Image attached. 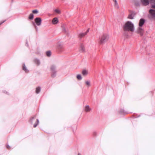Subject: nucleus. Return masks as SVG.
Listing matches in <instances>:
<instances>
[{"instance_id":"nucleus-1","label":"nucleus","mask_w":155,"mask_h":155,"mask_svg":"<svg viewBox=\"0 0 155 155\" xmlns=\"http://www.w3.org/2000/svg\"><path fill=\"white\" fill-rule=\"evenodd\" d=\"M123 29L124 31H130L133 32L135 28L134 24L130 21H127L123 26Z\"/></svg>"},{"instance_id":"nucleus-2","label":"nucleus","mask_w":155,"mask_h":155,"mask_svg":"<svg viewBox=\"0 0 155 155\" xmlns=\"http://www.w3.org/2000/svg\"><path fill=\"white\" fill-rule=\"evenodd\" d=\"M109 35L107 34H103L99 38V42L101 44H103L107 41L109 39Z\"/></svg>"},{"instance_id":"nucleus-3","label":"nucleus","mask_w":155,"mask_h":155,"mask_svg":"<svg viewBox=\"0 0 155 155\" xmlns=\"http://www.w3.org/2000/svg\"><path fill=\"white\" fill-rule=\"evenodd\" d=\"M29 122L31 124L34 123V127H36L39 123V120L38 119L36 118V116L32 117L29 120Z\"/></svg>"},{"instance_id":"nucleus-4","label":"nucleus","mask_w":155,"mask_h":155,"mask_svg":"<svg viewBox=\"0 0 155 155\" xmlns=\"http://www.w3.org/2000/svg\"><path fill=\"white\" fill-rule=\"evenodd\" d=\"M56 67L54 65L51 66V77L54 78L56 75Z\"/></svg>"},{"instance_id":"nucleus-5","label":"nucleus","mask_w":155,"mask_h":155,"mask_svg":"<svg viewBox=\"0 0 155 155\" xmlns=\"http://www.w3.org/2000/svg\"><path fill=\"white\" fill-rule=\"evenodd\" d=\"M35 21L38 26H40L41 25V18L38 17L36 18L35 19Z\"/></svg>"},{"instance_id":"nucleus-6","label":"nucleus","mask_w":155,"mask_h":155,"mask_svg":"<svg viewBox=\"0 0 155 155\" xmlns=\"http://www.w3.org/2000/svg\"><path fill=\"white\" fill-rule=\"evenodd\" d=\"M136 32L139 34L140 35L142 36L143 35L144 32L143 29L140 27L138 28L137 29Z\"/></svg>"},{"instance_id":"nucleus-7","label":"nucleus","mask_w":155,"mask_h":155,"mask_svg":"<svg viewBox=\"0 0 155 155\" xmlns=\"http://www.w3.org/2000/svg\"><path fill=\"white\" fill-rule=\"evenodd\" d=\"M140 1L144 6H147L149 5L150 2L149 0H140Z\"/></svg>"},{"instance_id":"nucleus-8","label":"nucleus","mask_w":155,"mask_h":155,"mask_svg":"<svg viewBox=\"0 0 155 155\" xmlns=\"http://www.w3.org/2000/svg\"><path fill=\"white\" fill-rule=\"evenodd\" d=\"M145 22V20L143 18H141L139 22V27L142 26Z\"/></svg>"},{"instance_id":"nucleus-9","label":"nucleus","mask_w":155,"mask_h":155,"mask_svg":"<svg viewBox=\"0 0 155 155\" xmlns=\"http://www.w3.org/2000/svg\"><path fill=\"white\" fill-rule=\"evenodd\" d=\"M135 13L134 12H132L128 16V18L130 19H133L135 15Z\"/></svg>"},{"instance_id":"nucleus-10","label":"nucleus","mask_w":155,"mask_h":155,"mask_svg":"<svg viewBox=\"0 0 155 155\" xmlns=\"http://www.w3.org/2000/svg\"><path fill=\"white\" fill-rule=\"evenodd\" d=\"M89 29H88L85 32L81 33L80 34H79V37L81 38L82 37L84 36L85 35H87V34L89 32Z\"/></svg>"},{"instance_id":"nucleus-11","label":"nucleus","mask_w":155,"mask_h":155,"mask_svg":"<svg viewBox=\"0 0 155 155\" xmlns=\"http://www.w3.org/2000/svg\"><path fill=\"white\" fill-rule=\"evenodd\" d=\"M63 48V45L60 43H58V44L57 49L59 50V51H61L62 49Z\"/></svg>"},{"instance_id":"nucleus-12","label":"nucleus","mask_w":155,"mask_h":155,"mask_svg":"<svg viewBox=\"0 0 155 155\" xmlns=\"http://www.w3.org/2000/svg\"><path fill=\"white\" fill-rule=\"evenodd\" d=\"M22 70L26 73H28L29 71L25 66L24 63H23L22 64Z\"/></svg>"},{"instance_id":"nucleus-13","label":"nucleus","mask_w":155,"mask_h":155,"mask_svg":"<svg viewBox=\"0 0 155 155\" xmlns=\"http://www.w3.org/2000/svg\"><path fill=\"white\" fill-rule=\"evenodd\" d=\"M149 12L153 17L155 18V10L150 9L149 10Z\"/></svg>"},{"instance_id":"nucleus-14","label":"nucleus","mask_w":155,"mask_h":155,"mask_svg":"<svg viewBox=\"0 0 155 155\" xmlns=\"http://www.w3.org/2000/svg\"><path fill=\"white\" fill-rule=\"evenodd\" d=\"M35 63L38 65H39L40 64V60L37 58H35L34 60Z\"/></svg>"},{"instance_id":"nucleus-15","label":"nucleus","mask_w":155,"mask_h":155,"mask_svg":"<svg viewBox=\"0 0 155 155\" xmlns=\"http://www.w3.org/2000/svg\"><path fill=\"white\" fill-rule=\"evenodd\" d=\"M58 22V20L57 18H55L53 19L52 22L54 24H56Z\"/></svg>"},{"instance_id":"nucleus-16","label":"nucleus","mask_w":155,"mask_h":155,"mask_svg":"<svg viewBox=\"0 0 155 155\" xmlns=\"http://www.w3.org/2000/svg\"><path fill=\"white\" fill-rule=\"evenodd\" d=\"M41 88L40 87H38L36 88L35 92L36 94H38L41 91Z\"/></svg>"},{"instance_id":"nucleus-17","label":"nucleus","mask_w":155,"mask_h":155,"mask_svg":"<svg viewBox=\"0 0 155 155\" xmlns=\"http://www.w3.org/2000/svg\"><path fill=\"white\" fill-rule=\"evenodd\" d=\"M82 74L84 76H86L88 74V71L86 70H84L82 71Z\"/></svg>"},{"instance_id":"nucleus-18","label":"nucleus","mask_w":155,"mask_h":155,"mask_svg":"<svg viewBox=\"0 0 155 155\" xmlns=\"http://www.w3.org/2000/svg\"><path fill=\"white\" fill-rule=\"evenodd\" d=\"M91 109L90 108L89 105H86L85 107V110L86 112H88L91 110Z\"/></svg>"},{"instance_id":"nucleus-19","label":"nucleus","mask_w":155,"mask_h":155,"mask_svg":"<svg viewBox=\"0 0 155 155\" xmlns=\"http://www.w3.org/2000/svg\"><path fill=\"white\" fill-rule=\"evenodd\" d=\"M34 18V15L33 13H31L30 14L28 17V19L30 20H32Z\"/></svg>"},{"instance_id":"nucleus-20","label":"nucleus","mask_w":155,"mask_h":155,"mask_svg":"<svg viewBox=\"0 0 155 155\" xmlns=\"http://www.w3.org/2000/svg\"><path fill=\"white\" fill-rule=\"evenodd\" d=\"M80 51L81 52H84V47L82 45H81Z\"/></svg>"},{"instance_id":"nucleus-21","label":"nucleus","mask_w":155,"mask_h":155,"mask_svg":"<svg viewBox=\"0 0 155 155\" xmlns=\"http://www.w3.org/2000/svg\"><path fill=\"white\" fill-rule=\"evenodd\" d=\"M77 78L78 80H81L82 78L80 74H78L77 75Z\"/></svg>"},{"instance_id":"nucleus-22","label":"nucleus","mask_w":155,"mask_h":155,"mask_svg":"<svg viewBox=\"0 0 155 155\" xmlns=\"http://www.w3.org/2000/svg\"><path fill=\"white\" fill-rule=\"evenodd\" d=\"M46 54L47 56L49 57L51 55V51H48L46 52Z\"/></svg>"},{"instance_id":"nucleus-23","label":"nucleus","mask_w":155,"mask_h":155,"mask_svg":"<svg viewBox=\"0 0 155 155\" xmlns=\"http://www.w3.org/2000/svg\"><path fill=\"white\" fill-rule=\"evenodd\" d=\"M120 113L121 114H126L125 113L124 110L123 109H121L120 110Z\"/></svg>"},{"instance_id":"nucleus-24","label":"nucleus","mask_w":155,"mask_h":155,"mask_svg":"<svg viewBox=\"0 0 155 155\" xmlns=\"http://www.w3.org/2000/svg\"><path fill=\"white\" fill-rule=\"evenodd\" d=\"M32 12L33 14H36L38 13V11L37 9H35L33 10Z\"/></svg>"},{"instance_id":"nucleus-25","label":"nucleus","mask_w":155,"mask_h":155,"mask_svg":"<svg viewBox=\"0 0 155 155\" xmlns=\"http://www.w3.org/2000/svg\"><path fill=\"white\" fill-rule=\"evenodd\" d=\"M86 84L88 86H90V82L88 81H87L85 82Z\"/></svg>"},{"instance_id":"nucleus-26","label":"nucleus","mask_w":155,"mask_h":155,"mask_svg":"<svg viewBox=\"0 0 155 155\" xmlns=\"http://www.w3.org/2000/svg\"><path fill=\"white\" fill-rule=\"evenodd\" d=\"M135 4L136 6H140V4L138 2H135Z\"/></svg>"},{"instance_id":"nucleus-27","label":"nucleus","mask_w":155,"mask_h":155,"mask_svg":"<svg viewBox=\"0 0 155 155\" xmlns=\"http://www.w3.org/2000/svg\"><path fill=\"white\" fill-rule=\"evenodd\" d=\"M114 5H115V7L116 8H119V6L118 5V3H117V2L115 3H114Z\"/></svg>"},{"instance_id":"nucleus-28","label":"nucleus","mask_w":155,"mask_h":155,"mask_svg":"<svg viewBox=\"0 0 155 155\" xmlns=\"http://www.w3.org/2000/svg\"><path fill=\"white\" fill-rule=\"evenodd\" d=\"M55 12H57V13H59L60 12V11H59L58 10V9H56L55 10Z\"/></svg>"},{"instance_id":"nucleus-29","label":"nucleus","mask_w":155,"mask_h":155,"mask_svg":"<svg viewBox=\"0 0 155 155\" xmlns=\"http://www.w3.org/2000/svg\"><path fill=\"white\" fill-rule=\"evenodd\" d=\"M6 147L7 148H8V149H10V147L9 145H6Z\"/></svg>"},{"instance_id":"nucleus-30","label":"nucleus","mask_w":155,"mask_h":155,"mask_svg":"<svg viewBox=\"0 0 155 155\" xmlns=\"http://www.w3.org/2000/svg\"><path fill=\"white\" fill-rule=\"evenodd\" d=\"M6 20H5L3 21L2 22H0V25L2 24V23H4Z\"/></svg>"},{"instance_id":"nucleus-31","label":"nucleus","mask_w":155,"mask_h":155,"mask_svg":"<svg viewBox=\"0 0 155 155\" xmlns=\"http://www.w3.org/2000/svg\"><path fill=\"white\" fill-rule=\"evenodd\" d=\"M151 7L152 8H155V5H151Z\"/></svg>"},{"instance_id":"nucleus-32","label":"nucleus","mask_w":155,"mask_h":155,"mask_svg":"<svg viewBox=\"0 0 155 155\" xmlns=\"http://www.w3.org/2000/svg\"><path fill=\"white\" fill-rule=\"evenodd\" d=\"M4 93L6 92V94H8V92H7V91H5V92L4 91Z\"/></svg>"},{"instance_id":"nucleus-33","label":"nucleus","mask_w":155,"mask_h":155,"mask_svg":"<svg viewBox=\"0 0 155 155\" xmlns=\"http://www.w3.org/2000/svg\"><path fill=\"white\" fill-rule=\"evenodd\" d=\"M26 45L27 46H28V42H26Z\"/></svg>"},{"instance_id":"nucleus-34","label":"nucleus","mask_w":155,"mask_h":155,"mask_svg":"<svg viewBox=\"0 0 155 155\" xmlns=\"http://www.w3.org/2000/svg\"><path fill=\"white\" fill-rule=\"evenodd\" d=\"M35 28L37 31L38 30V28L36 26H35Z\"/></svg>"},{"instance_id":"nucleus-35","label":"nucleus","mask_w":155,"mask_h":155,"mask_svg":"<svg viewBox=\"0 0 155 155\" xmlns=\"http://www.w3.org/2000/svg\"><path fill=\"white\" fill-rule=\"evenodd\" d=\"M35 28L37 31L38 30V28L36 26H35Z\"/></svg>"},{"instance_id":"nucleus-36","label":"nucleus","mask_w":155,"mask_h":155,"mask_svg":"<svg viewBox=\"0 0 155 155\" xmlns=\"http://www.w3.org/2000/svg\"><path fill=\"white\" fill-rule=\"evenodd\" d=\"M114 3H116V2H117V1L116 0H114Z\"/></svg>"},{"instance_id":"nucleus-37","label":"nucleus","mask_w":155,"mask_h":155,"mask_svg":"<svg viewBox=\"0 0 155 155\" xmlns=\"http://www.w3.org/2000/svg\"><path fill=\"white\" fill-rule=\"evenodd\" d=\"M78 155H81V154L80 153H78Z\"/></svg>"},{"instance_id":"nucleus-38","label":"nucleus","mask_w":155,"mask_h":155,"mask_svg":"<svg viewBox=\"0 0 155 155\" xmlns=\"http://www.w3.org/2000/svg\"><path fill=\"white\" fill-rule=\"evenodd\" d=\"M152 1H153V0H152ZM153 1H154V2H155V0H153Z\"/></svg>"},{"instance_id":"nucleus-39","label":"nucleus","mask_w":155,"mask_h":155,"mask_svg":"<svg viewBox=\"0 0 155 155\" xmlns=\"http://www.w3.org/2000/svg\"><path fill=\"white\" fill-rule=\"evenodd\" d=\"M113 1L114 0H113Z\"/></svg>"}]
</instances>
